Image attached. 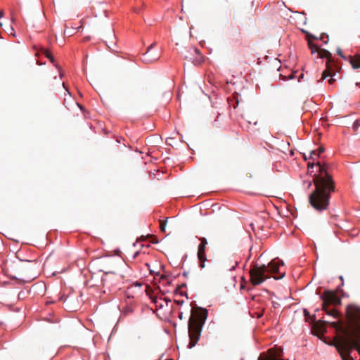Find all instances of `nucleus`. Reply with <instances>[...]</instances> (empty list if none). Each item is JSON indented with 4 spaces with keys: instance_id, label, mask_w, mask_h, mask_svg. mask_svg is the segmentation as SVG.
<instances>
[{
    "instance_id": "obj_1",
    "label": "nucleus",
    "mask_w": 360,
    "mask_h": 360,
    "mask_svg": "<svg viewBox=\"0 0 360 360\" xmlns=\"http://www.w3.org/2000/svg\"><path fill=\"white\" fill-rule=\"evenodd\" d=\"M316 165L319 173L314 175L313 181L315 190L310 194L309 200L316 210L322 211L326 210L329 205L330 193L335 190V183L320 162Z\"/></svg>"
},
{
    "instance_id": "obj_2",
    "label": "nucleus",
    "mask_w": 360,
    "mask_h": 360,
    "mask_svg": "<svg viewBox=\"0 0 360 360\" xmlns=\"http://www.w3.org/2000/svg\"><path fill=\"white\" fill-rule=\"evenodd\" d=\"M207 317V309L199 307L192 309L188 323V336L190 339L188 344L189 348H192L198 343Z\"/></svg>"
},
{
    "instance_id": "obj_3",
    "label": "nucleus",
    "mask_w": 360,
    "mask_h": 360,
    "mask_svg": "<svg viewBox=\"0 0 360 360\" xmlns=\"http://www.w3.org/2000/svg\"><path fill=\"white\" fill-rule=\"evenodd\" d=\"M30 261L6 260L3 266L5 274L11 278H17L29 272Z\"/></svg>"
},
{
    "instance_id": "obj_4",
    "label": "nucleus",
    "mask_w": 360,
    "mask_h": 360,
    "mask_svg": "<svg viewBox=\"0 0 360 360\" xmlns=\"http://www.w3.org/2000/svg\"><path fill=\"white\" fill-rule=\"evenodd\" d=\"M320 298L323 301L322 309L326 314L338 319L340 316V314L335 309H329L330 305L337 306L340 304L341 300L338 296L336 292L330 290H325Z\"/></svg>"
},
{
    "instance_id": "obj_5",
    "label": "nucleus",
    "mask_w": 360,
    "mask_h": 360,
    "mask_svg": "<svg viewBox=\"0 0 360 360\" xmlns=\"http://www.w3.org/2000/svg\"><path fill=\"white\" fill-rule=\"evenodd\" d=\"M250 281L252 285H259L269 278L266 273V265L254 264L250 269Z\"/></svg>"
},
{
    "instance_id": "obj_6",
    "label": "nucleus",
    "mask_w": 360,
    "mask_h": 360,
    "mask_svg": "<svg viewBox=\"0 0 360 360\" xmlns=\"http://www.w3.org/2000/svg\"><path fill=\"white\" fill-rule=\"evenodd\" d=\"M200 243L199 244L198 248L197 256L199 261V266L201 269H203L205 266V262L207 260L205 254V250L206 246L208 243L205 238H200Z\"/></svg>"
},
{
    "instance_id": "obj_7",
    "label": "nucleus",
    "mask_w": 360,
    "mask_h": 360,
    "mask_svg": "<svg viewBox=\"0 0 360 360\" xmlns=\"http://www.w3.org/2000/svg\"><path fill=\"white\" fill-rule=\"evenodd\" d=\"M122 276L115 273H105L102 277V283L103 288L110 290V287L120 281Z\"/></svg>"
},
{
    "instance_id": "obj_8",
    "label": "nucleus",
    "mask_w": 360,
    "mask_h": 360,
    "mask_svg": "<svg viewBox=\"0 0 360 360\" xmlns=\"http://www.w3.org/2000/svg\"><path fill=\"white\" fill-rule=\"evenodd\" d=\"M318 53H319L320 58H327V63H326L327 69L323 72L321 78L320 80H319V82H320V81L324 80L326 78L331 76V73H330L329 69H330V63L331 62L332 58H331V53L326 49H319Z\"/></svg>"
},
{
    "instance_id": "obj_9",
    "label": "nucleus",
    "mask_w": 360,
    "mask_h": 360,
    "mask_svg": "<svg viewBox=\"0 0 360 360\" xmlns=\"http://www.w3.org/2000/svg\"><path fill=\"white\" fill-rule=\"evenodd\" d=\"M154 46L155 44H152L148 47L146 52L143 53L142 60L145 63H153L156 62L160 58V53L153 51Z\"/></svg>"
},
{
    "instance_id": "obj_10",
    "label": "nucleus",
    "mask_w": 360,
    "mask_h": 360,
    "mask_svg": "<svg viewBox=\"0 0 360 360\" xmlns=\"http://www.w3.org/2000/svg\"><path fill=\"white\" fill-rule=\"evenodd\" d=\"M279 266H280V264L278 262H276L275 259L271 260V262H269L267 266H266V273L267 274L279 273Z\"/></svg>"
},
{
    "instance_id": "obj_11",
    "label": "nucleus",
    "mask_w": 360,
    "mask_h": 360,
    "mask_svg": "<svg viewBox=\"0 0 360 360\" xmlns=\"http://www.w3.org/2000/svg\"><path fill=\"white\" fill-rule=\"evenodd\" d=\"M310 38H315L314 37H313L311 34H307V39H308V46H309V48L310 49V50L311 51V53H315V52H318L319 51V47L311 41V40L310 39Z\"/></svg>"
},
{
    "instance_id": "obj_12",
    "label": "nucleus",
    "mask_w": 360,
    "mask_h": 360,
    "mask_svg": "<svg viewBox=\"0 0 360 360\" xmlns=\"http://www.w3.org/2000/svg\"><path fill=\"white\" fill-rule=\"evenodd\" d=\"M350 63L353 68H360V56L357 55L352 58L350 60Z\"/></svg>"
},
{
    "instance_id": "obj_13",
    "label": "nucleus",
    "mask_w": 360,
    "mask_h": 360,
    "mask_svg": "<svg viewBox=\"0 0 360 360\" xmlns=\"http://www.w3.org/2000/svg\"><path fill=\"white\" fill-rule=\"evenodd\" d=\"M41 53L44 54L47 58H49L52 63L54 64L55 60L51 53L46 49H41Z\"/></svg>"
},
{
    "instance_id": "obj_14",
    "label": "nucleus",
    "mask_w": 360,
    "mask_h": 360,
    "mask_svg": "<svg viewBox=\"0 0 360 360\" xmlns=\"http://www.w3.org/2000/svg\"><path fill=\"white\" fill-rule=\"evenodd\" d=\"M107 39H108V41H106V45L110 49H112V48L110 47V46L109 45L108 43H115V35L113 33H110L108 37H107Z\"/></svg>"
},
{
    "instance_id": "obj_15",
    "label": "nucleus",
    "mask_w": 360,
    "mask_h": 360,
    "mask_svg": "<svg viewBox=\"0 0 360 360\" xmlns=\"http://www.w3.org/2000/svg\"><path fill=\"white\" fill-rule=\"evenodd\" d=\"M166 224H167V219L165 221L162 220L160 221V229L162 232H165Z\"/></svg>"
},
{
    "instance_id": "obj_16",
    "label": "nucleus",
    "mask_w": 360,
    "mask_h": 360,
    "mask_svg": "<svg viewBox=\"0 0 360 360\" xmlns=\"http://www.w3.org/2000/svg\"><path fill=\"white\" fill-rule=\"evenodd\" d=\"M319 155H320V154H319V153L317 152V150H311V151L310 152V155H309V159H312L313 160H315V158H314V157H315V156L319 157Z\"/></svg>"
},
{
    "instance_id": "obj_17",
    "label": "nucleus",
    "mask_w": 360,
    "mask_h": 360,
    "mask_svg": "<svg viewBox=\"0 0 360 360\" xmlns=\"http://www.w3.org/2000/svg\"><path fill=\"white\" fill-rule=\"evenodd\" d=\"M360 126V120H356L353 124V129L356 131Z\"/></svg>"
},
{
    "instance_id": "obj_18",
    "label": "nucleus",
    "mask_w": 360,
    "mask_h": 360,
    "mask_svg": "<svg viewBox=\"0 0 360 360\" xmlns=\"http://www.w3.org/2000/svg\"><path fill=\"white\" fill-rule=\"evenodd\" d=\"M308 169H310L311 168L312 169L314 166V162H309L308 165Z\"/></svg>"
},
{
    "instance_id": "obj_19",
    "label": "nucleus",
    "mask_w": 360,
    "mask_h": 360,
    "mask_svg": "<svg viewBox=\"0 0 360 360\" xmlns=\"http://www.w3.org/2000/svg\"><path fill=\"white\" fill-rule=\"evenodd\" d=\"M283 276H284V274H280L279 276H274V278L275 279H279V278H283Z\"/></svg>"
},
{
    "instance_id": "obj_20",
    "label": "nucleus",
    "mask_w": 360,
    "mask_h": 360,
    "mask_svg": "<svg viewBox=\"0 0 360 360\" xmlns=\"http://www.w3.org/2000/svg\"><path fill=\"white\" fill-rule=\"evenodd\" d=\"M152 299V301L154 302V303H158V297H150Z\"/></svg>"
},
{
    "instance_id": "obj_21",
    "label": "nucleus",
    "mask_w": 360,
    "mask_h": 360,
    "mask_svg": "<svg viewBox=\"0 0 360 360\" xmlns=\"http://www.w3.org/2000/svg\"><path fill=\"white\" fill-rule=\"evenodd\" d=\"M335 79L331 77V78H330V79L328 80V82H329V84H333V83H334V82H335Z\"/></svg>"
},
{
    "instance_id": "obj_22",
    "label": "nucleus",
    "mask_w": 360,
    "mask_h": 360,
    "mask_svg": "<svg viewBox=\"0 0 360 360\" xmlns=\"http://www.w3.org/2000/svg\"><path fill=\"white\" fill-rule=\"evenodd\" d=\"M160 279H161L162 281L167 280V276L162 275V276H160Z\"/></svg>"
},
{
    "instance_id": "obj_23",
    "label": "nucleus",
    "mask_w": 360,
    "mask_h": 360,
    "mask_svg": "<svg viewBox=\"0 0 360 360\" xmlns=\"http://www.w3.org/2000/svg\"><path fill=\"white\" fill-rule=\"evenodd\" d=\"M175 302H176L178 304H179V305H181V304H183L184 303V300H181V301H180V300H176V301H175Z\"/></svg>"
},
{
    "instance_id": "obj_24",
    "label": "nucleus",
    "mask_w": 360,
    "mask_h": 360,
    "mask_svg": "<svg viewBox=\"0 0 360 360\" xmlns=\"http://www.w3.org/2000/svg\"><path fill=\"white\" fill-rule=\"evenodd\" d=\"M179 319L182 320L184 319V315L182 312H180L178 316Z\"/></svg>"
},
{
    "instance_id": "obj_25",
    "label": "nucleus",
    "mask_w": 360,
    "mask_h": 360,
    "mask_svg": "<svg viewBox=\"0 0 360 360\" xmlns=\"http://www.w3.org/2000/svg\"><path fill=\"white\" fill-rule=\"evenodd\" d=\"M323 151V148H319V150H317V152L319 153V154H321L322 152Z\"/></svg>"
},
{
    "instance_id": "obj_26",
    "label": "nucleus",
    "mask_w": 360,
    "mask_h": 360,
    "mask_svg": "<svg viewBox=\"0 0 360 360\" xmlns=\"http://www.w3.org/2000/svg\"><path fill=\"white\" fill-rule=\"evenodd\" d=\"M4 11H0V18H3V17H4Z\"/></svg>"
},
{
    "instance_id": "obj_27",
    "label": "nucleus",
    "mask_w": 360,
    "mask_h": 360,
    "mask_svg": "<svg viewBox=\"0 0 360 360\" xmlns=\"http://www.w3.org/2000/svg\"><path fill=\"white\" fill-rule=\"evenodd\" d=\"M238 264V262H236V265L235 266H233L230 270H233L235 269V266Z\"/></svg>"
},
{
    "instance_id": "obj_28",
    "label": "nucleus",
    "mask_w": 360,
    "mask_h": 360,
    "mask_svg": "<svg viewBox=\"0 0 360 360\" xmlns=\"http://www.w3.org/2000/svg\"><path fill=\"white\" fill-rule=\"evenodd\" d=\"M304 314H305V316H309V312L306 310H304Z\"/></svg>"
},
{
    "instance_id": "obj_29",
    "label": "nucleus",
    "mask_w": 360,
    "mask_h": 360,
    "mask_svg": "<svg viewBox=\"0 0 360 360\" xmlns=\"http://www.w3.org/2000/svg\"><path fill=\"white\" fill-rule=\"evenodd\" d=\"M338 54H340V56H342L340 49H338Z\"/></svg>"
},
{
    "instance_id": "obj_30",
    "label": "nucleus",
    "mask_w": 360,
    "mask_h": 360,
    "mask_svg": "<svg viewBox=\"0 0 360 360\" xmlns=\"http://www.w3.org/2000/svg\"><path fill=\"white\" fill-rule=\"evenodd\" d=\"M162 304H163V302H161V304H160V307H162Z\"/></svg>"
},
{
    "instance_id": "obj_31",
    "label": "nucleus",
    "mask_w": 360,
    "mask_h": 360,
    "mask_svg": "<svg viewBox=\"0 0 360 360\" xmlns=\"http://www.w3.org/2000/svg\"><path fill=\"white\" fill-rule=\"evenodd\" d=\"M162 304H163V302H161V304H160V307H162Z\"/></svg>"
},
{
    "instance_id": "obj_32",
    "label": "nucleus",
    "mask_w": 360,
    "mask_h": 360,
    "mask_svg": "<svg viewBox=\"0 0 360 360\" xmlns=\"http://www.w3.org/2000/svg\"><path fill=\"white\" fill-rule=\"evenodd\" d=\"M138 254H139V252H136L135 253L134 257H135Z\"/></svg>"
},
{
    "instance_id": "obj_33",
    "label": "nucleus",
    "mask_w": 360,
    "mask_h": 360,
    "mask_svg": "<svg viewBox=\"0 0 360 360\" xmlns=\"http://www.w3.org/2000/svg\"><path fill=\"white\" fill-rule=\"evenodd\" d=\"M340 280H342V281H343V278H342V276H340Z\"/></svg>"
},
{
    "instance_id": "obj_34",
    "label": "nucleus",
    "mask_w": 360,
    "mask_h": 360,
    "mask_svg": "<svg viewBox=\"0 0 360 360\" xmlns=\"http://www.w3.org/2000/svg\"><path fill=\"white\" fill-rule=\"evenodd\" d=\"M356 85L360 86V84L356 83Z\"/></svg>"
},
{
    "instance_id": "obj_35",
    "label": "nucleus",
    "mask_w": 360,
    "mask_h": 360,
    "mask_svg": "<svg viewBox=\"0 0 360 360\" xmlns=\"http://www.w3.org/2000/svg\"><path fill=\"white\" fill-rule=\"evenodd\" d=\"M356 85L360 86V84L356 83Z\"/></svg>"
},
{
    "instance_id": "obj_36",
    "label": "nucleus",
    "mask_w": 360,
    "mask_h": 360,
    "mask_svg": "<svg viewBox=\"0 0 360 360\" xmlns=\"http://www.w3.org/2000/svg\"><path fill=\"white\" fill-rule=\"evenodd\" d=\"M356 85L360 86V84L356 83Z\"/></svg>"
},
{
    "instance_id": "obj_37",
    "label": "nucleus",
    "mask_w": 360,
    "mask_h": 360,
    "mask_svg": "<svg viewBox=\"0 0 360 360\" xmlns=\"http://www.w3.org/2000/svg\"><path fill=\"white\" fill-rule=\"evenodd\" d=\"M1 26H2V23H1V22H0V27H1Z\"/></svg>"
}]
</instances>
